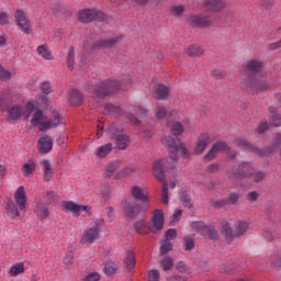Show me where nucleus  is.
<instances>
[{"mask_svg": "<svg viewBox=\"0 0 281 281\" xmlns=\"http://www.w3.org/2000/svg\"><path fill=\"white\" fill-rule=\"evenodd\" d=\"M123 128L120 125H112L108 130L110 139H115L116 147L121 150L128 148L131 139L123 133Z\"/></svg>", "mask_w": 281, "mask_h": 281, "instance_id": "obj_7", "label": "nucleus"}, {"mask_svg": "<svg viewBox=\"0 0 281 281\" xmlns=\"http://www.w3.org/2000/svg\"><path fill=\"white\" fill-rule=\"evenodd\" d=\"M160 265H161L164 271H170V269H172V265H173L172 258L165 257Z\"/></svg>", "mask_w": 281, "mask_h": 281, "instance_id": "obj_50", "label": "nucleus"}, {"mask_svg": "<svg viewBox=\"0 0 281 281\" xmlns=\"http://www.w3.org/2000/svg\"><path fill=\"white\" fill-rule=\"evenodd\" d=\"M203 52V47L199 45H192L187 49L188 56H202Z\"/></svg>", "mask_w": 281, "mask_h": 281, "instance_id": "obj_39", "label": "nucleus"}, {"mask_svg": "<svg viewBox=\"0 0 281 281\" xmlns=\"http://www.w3.org/2000/svg\"><path fill=\"white\" fill-rule=\"evenodd\" d=\"M269 117L272 126H281V115L278 114V110L276 108H269Z\"/></svg>", "mask_w": 281, "mask_h": 281, "instance_id": "obj_26", "label": "nucleus"}, {"mask_svg": "<svg viewBox=\"0 0 281 281\" xmlns=\"http://www.w3.org/2000/svg\"><path fill=\"white\" fill-rule=\"evenodd\" d=\"M98 10L95 9H83L78 13V20L80 23H91V21H95L98 18Z\"/></svg>", "mask_w": 281, "mask_h": 281, "instance_id": "obj_17", "label": "nucleus"}, {"mask_svg": "<svg viewBox=\"0 0 281 281\" xmlns=\"http://www.w3.org/2000/svg\"><path fill=\"white\" fill-rule=\"evenodd\" d=\"M68 102L72 106H79L82 103V93L78 90H70L68 91Z\"/></svg>", "mask_w": 281, "mask_h": 281, "instance_id": "obj_24", "label": "nucleus"}, {"mask_svg": "<svg viewBox=\"0 0 281 281\" xmlns=\"http://www.w3.org/2000/svg\"><path fill=\"white\" fill-rule=\"evenodd\" d=\"M120 168V161L114 160L105 167L104 177H113L115 170Z\"/></svg>", "mask_w": 281, "mask_h": 281, "instance_id": "obj_32", "label": "nucleus"}, {"mask_svg": "<svg viewBox=\"0 0 281 281\" xmlns=\"http://www.w3.org/2000/svg\"><path fill=\"white\" fill-rule=\"evenodd\" d=\"M41 90L43 93H45V95H47L48 93H52V86L49 85V82L44 81L41 85Z\"/></svg>", "mask_w": 281, "mask_h": 281, "instance_id": "obj_57", "label": "nucleus"}, {"mask_svg": "<svg viewBox=\"0 0 281 281\" xmlns=\"http://www.w3.org/2000/svg\"><path fill=\"white\" fill-rule=\"evenodd\" d=\"M154 91L158 100H166V98H168L170 94V88L161 83H157L154 88Z\"/></svg>", "mask_w": 281, "mask_h": 281, "instance_id": "obj_23", "label": "nucleus"}, {"mask_svg": "<svg viewBox=\"0 0 281 281\" xmlns=\"http://www.w3.org/2000/svg\"><path fill=\"white\" fill-rule=\"evenodd\" d=\"M131 194L137 201H148V190L146 187L133 186L131 188Z\"/></svg>", "mask_w": 281, "mask_h": 281, "instance_id": "obj_18", "label": "nucleus"}, {"mask_svg": "<svg viewBox=\"0 0 281 281\" xmlns=\"http://www.w3.org/2000/svg\"><path fill=\"white\" fill-rule=\"evenodd\" d=\"M64 263L66 265V267H71V265H74V254H67L64 258Z\"/></svg>", "mask_w": 281, "mask_h": 281, "instance_id": "obj_60", "label": "nucleus"}, {"mask_svg": "<svg viewBox=\"0 0 281 281\" xmlns=\"http://www.w3.org/2000/svg\"><path fill=\"white\" fill-rule=\"evenodd\" d=\"M34 170H36V161L33 159H29L23 166H22V173L24 177H30L33 175Z\"/></svg>", "mask_w": 281, "mask_h": 281, "instance_id": "obj_25", "label": "nucleus"}, {"mask_svg": "<svg viewBox=\"0 0 281 281\" xmlns=\"http://www.w3.org/2000/svg\"><path fill=\"white\" fill-rule=\"evenodd\" d=\"M37 148L40 153H49L54 148V140L47 135L42 136L37 142Z\"/></svg>", "mask_w": 281, "mask_h": 281, "instance_id": "obj_19", "label": "nucleus"}, {"mask_svg": "<svg viewBox=\"0 0 281 281\" xmlns=\"http://www.w3.org/2000/svg\"><path fill=\"white\" fill-rule=\"evenodd\" d=\"M66 60H67V65H68V68L69 69H74V65L76 63V50H74V48H71L69 52H68V55L66 57Z\"/></svg>", "mask_w": 281, "mask_h": 281, "instance_id": "obj_41", "label": "nucleus"}, {"mask_svg": "<svg viewBox=\"0 0 281 281\" xmlns=\"http://www.w3.org/2000/svg\"><path fill=\"white\" fill-rule=\"evenodd\" d=\"M23 271H25V266H23V263H16L11 267L10 274L16 277L23 273Z\"/></svg>", "mask_w": 281, "mask_h": 281, "instance_id": "obj_42", "label": "nucleus"}, {"mask_svg": "<svg viewBox=\"0 0 281 281\" xmlns=\"http://www.w3.org/2000/svg\"><path fill=\"white\" fill-rule=\"evenodd\" d=\"M183 215V211L178 209L171 216L170 225H175L178 221H181V216Z\"/></svg>", "mask_w": 281, "mask_h": 281, "instance_id": "obj_53", "label": "nucleus"}, {"mask_svg": "<svg viewBox=\"0 0 281 281\" xmlns=\"http://www.w3.org/2000/svg\"><path fill=\"white\" fill-rule=\"evenodd\" d=\"M34 212H35L37 218H40L42 221V223H43V221H45V218L49 217V209L41 202L35 205Z\"/></svg>", "mask_w": 281, "mask_h": 281, "instance_id": "obj_22", "label": "nucleus"}, {"mask_svg": "<svg viewBox=\"0 0 281 281\" xmlns=\"http://www.w3.org/2000/svg\"><path fill=\"white\" fill-rule=\"evenodd\" d=\"M212 76H214V78H225V76H227V72H225V70L223 69H217L212 71Z\"/></svg>", "mask_w": 281, "mask_h": 281, "instance_id": "obj_62", "label": "nucleus"}, {"mask_svg": "<svg viewBox=\"0 0 281 281\" xmlns=\"http://www.w3.org/2000/svg\"><path fill=\"white\" fill-rule=\"evenodd\" d=\"M227 150H229V147L227 146V144L223 142L216 143L212 146V148L206 154V159H214V157H216L218 153H227Z\"/></svg>", "mask_w": 281, "mask_h": 281, "instance_id": "obj_20", "label": "nucleus"}, {"mask_svg": "<svg viewBox=\"0 0 281 281\" xmlns=\"http://www.w3.org/2000/svg\"><path fill=\"white\" fill-rule=\"evenodd\" d=\"M245 67H246V70L248 71H252V72L260 71L262 69V61L258 59H251L246 63Z\"/></svg>", "mask_w": 281, "mask_h": 281, "instance_id": "obj_27", "label": "nucleus"}, {"mask_svg": "<svg viewBox=\"0 0 281 281\" xmlns=\"http://www.w3.org/2000/svg\"><path fill=\"white\" fill-rule=\"evenodd\" d=\"M187 278L183 276H179V274H172L168 281H186Z\"/></svg>", "mask_w": 281, "mask_h": 281, "instance_id": "obj_64", "label": "nucleus"}, {"mask_svg": "<svg viewBox=\"0 0 281 281\" xmlns=\"http://www.w3.org/2000/svg\"><path fill=\"white\" fill-rule=\"evenodd\" d=\"M35 109L34 101H29L26 104H15L9 108L8 113L10 120L12 122H19L21 117H23L25 121L30 120V115H32V112Z\"/></svg>", "mask_w": 281, "mask_h": 281, "instance_id": "obj_6", "label": "nucleus"}, {"mask_svg": "<svg viewBox=\"0 0 281 281\" xmlns=\"http://www.w3.org/2000/svg\"><path fill=\"white\" fill-rule=\"evenodd\" d=\"M124 265L127 269H133L135 267V252H133V250L125 252Z\"/></svg>", "mask_w": 281, "mask_h": 281, "instance_id": "obj_30", "label": "nucleus"}, {"mask_svg": "<svg viewBox=\"0 0 281 281\" xmlns=\"http://www.w3.org/2000/svg\"><path fill=\"white\" fill-rule=\"evenodd\" d=\"M247 229H249V223L239 221V222H236L235 224V233H234V231H232V224L229 223V221L227 220L222 221L221 232L224 238H226L227 243H232L236 236H243V234H245Z\"/></svg>", "mask_w": 281, "mask_h": 281, "instance_id": "obj_5", "label": "nucleus"}, {"mask_svg": "<svg viewBox=\"0 0 281 281\" xmlns=\"http://www.w3.org/2000/svg\"><path fill=\"white\" fill-rule=\"evenodd\" d=\"M176 269L179 273H192L190 268L183 261L178 262Z\"/></svg>", "mask_w": 281, "mask_h": 281, "instance_id": "obj_54", "label": "nucleus"}, {"mask_svg": "<svg viewBox=\"0 0 281 281\" xmlns=\"http://www.w3.org/2000/svg\"><path fill=\"white\" fill-rule=\"evenodd\" d=\"M134 229L137 234H146V221L140 220L134 224Z\"/></svg>", "mask_w": 281, "mask_h": 281, "instance_id": "obj_45", "label": "nucleus"}, {"mask_svg": "<svg viewBox=\"0 0 281 281\" xmlns=\"http://www.w3.org/2000/svg\"><path fill=\"white\" fill-rule=\"evenodd\" d=\"M235 144L236 146H239V148H247V150L254 149V146H251L245 138H236Z\"/></svg>", "mask_w": 281, "mask_h": 281, "instance_id": "obj_48", "label": "nucleus"}, {"mask_svg": "<svg viewBox=\"0 0 281 281\" xmlns=\"http://www.w3.org/2000/svg\"><path fill=\"white\" fill-rule=\"evenodd\" d=\"M179 120H181V114L178 111L170 112L167 121V128L171 131L175 137L183 135V125L181 124V122H179Z\"/></svg>", "mask_w": 281, "mask_h": 281, "instance_id": "obj_8", "label": "nucleus"}, {"mask_svg": "<svg viewBox=\"0 0 281 281\" xmlns=\"http://www.w3.org/2000/svg\"><path fill=\"white\" fill-rule=\"evenodd\" d=\"M183 247L186 251H192L194 249V238L187 236L183 238Z\"/></svg>", "mask_w": 281, "mask_h": 281, "instance_id": "obj_46", "label": "nucleus"}, {"mask_svg": "<svg viewBox=\"0 0 281 281\" xmlns=\"http://www.w3.org/2000/svg\"><path fill=\"white\" fill-rule=\"evenodd\" d=\"M60 124V114L54 112L53 119H47L43 111L34 108L31 113V125L40 128V131H49V128H56Z\"/></svg>", "mask_w": 281, "mask_h": 281, "instance_id": "obj_1", "label": "nucleus"}, {"mask_svg": "<svg viewBox=\"0 0 281 281\" xmlns=\"http://www.w3.org/2000/svg\"><path fill=\"white\" fill-rule=\"evenodd\" d=\"M148 281H159V271L158 270H150L148 272Z\"/></svg>", "mask_w": 281, "mask_h": 281, "instance_id": "obj_58", "label": "nucleus"}, {"mask_svg": "<svg viewBox=\"0 0 281 281\" xmlns=\"http://www.w3.org/2000/svg\"><path fill=\"white\" fill-rule=\"evenodd\" d=\"M252 91H267L269 89V82L266 80H258L250 85Z\"/></svg>", "mask_w": 281, "mask_h": 281, "instance_id": "obj_31", "label": "nucleus"}, {"mask_svg": "<svg viewBox=\"0 0 281 281\" xmlns=\"http://www.w3.org/2000/svg\"><path fill=\"white\" fill-rule=\"evenodd\" d=\"M36 52L38 54V56H41L42 58H44V60H52V50H49V47H47V45H41L36 48Z\"/></svg>", "mask_w": 281, "mask_h": 281, "instance_id": "obj_29", "label": "nucleus"}, {"mask_svg": "<svg viewBox=\"0 0 281 281\" xmlns=\"http://www.w3.org/2000/svg\"><path fill=\"white\" fill-rule=\"evenodd\" d=\"M45 198L48 199L50 203H56V201H58V194L54 191L46 192Z\"/></svg>", "mask_w": 281, "mask_h": 281, "instance_id": "obj_56", "label": "nucleus"}, {"mask_svg": "<svg viewBox=\"0 0 281 281\" xmlns=\"http://www.w3.org/2000/svg\"><path fill=\"white\" fill-rule=\"evenodd\" d=\"M236 177H249L251 176V165L249 162H244L240 165L238 172L235 173Z\"/></svg>", "mask_w": 281, "mask_h": 281, "instance_id": "obj_28", "label": "nucleus"}, {"mask_svg": "<svg viewBox=\"0 0 281 281\" xmlns=\"http://www.w3.org/2000/svg\"><path fill=\"white\" fill-rule=\"evenodd\" d=\"M148 229L151 231L153 234H157V232L164 229V211H154L151 223L148 226Z\"/></svg>", "mask_w": 281, "mask_h": 281, "instance_id": "obj_13", "label": "nucleus"}, {"mask_svg": "<svg viewBox=\"0 0 281 281\" xmlns=\"http://www.w3.org/2000/svg\"><path fill=\"white\" fill-rule=\"evenodd\" d=\"M169 12L173 16H181V14L186 12V7H183L182 4H173L169 8Z\"/></svg>", "mask_w": 281, "mask_h": 281, "instance_id": "obj_38", "label": "nucleus"}, {"mask_svg": "<svg viewBox=\"0 0 281 281\" xmlns=\"http://www.w3.org/2000/svg\"><path fill=\"white\" fill-rule=\"evenodd\" d=\"M83 281H100V274H98L97 272H92L88 274Z\"/></svg>", "mask_w": 281, "mask_h": 281, "instance_id": "obj_61", "label": "nucleus"}, {"mask_svg": "<svg viewBox=\"0 0 281 281\" xmlns=\"http://www.w3.org/2000/svg\"><path fill=\"white\" fill-rule=\"evenodd\" d=\"M205 238H210V240H216L218 238V232L216 229L207 226L205 235H203Z\"/></svg>", "mask_w": 281, "mask_h": 281, "instance_id": "obj_49", "label": "nucleus"}, {"mask_svg": "<svg viewBox=\"0 0 281 281\" xmlns=\"http://www.w3.org/2000/svg\"><path fill=\"white\" fill-rule=\"evenodd\" d=\"M123 214L126 218H135L139 214V205L133 201L123 202Z\"/></svg>", "mask_w": 281, "mask_h": 281, "instance_id": "obj_16", "label": "nucleus"}, {"mask_svg": "<svg viewBox=\"0 0 281 281\" xmlns=\"http://www.w3.org/2000/svg\"><path fill=\"white\" fill-rule=\"evenodd\" d=\"M7 212L9 218H18L19 216V207L14 202H9Z\"/></svg>", "mask_w": 281, "mask_h": 281, "instance_id": "obj_37", "label": "nucleus"}, {"mask_svg": "<svg viewBox=\"0 0 281 281\" xmlns=\"http://www.w3.org/2000/svg\"><path fill=\"white\" fill-rule=\"evenodd\" d=\"M211 142H212V138L210 137V134L207 132L201 133L196 138L193 154L201 155V153H203L205 148H207Z\"/></svg>", "mask_w": 281, "mask_h": 281, "instance_id": "obj_12", "label": "nucleus"}, {"mask_svg": "<svg viewBox=\"0 0 281 281\" xmlns=\"http://www.w3.org/2000/svg\"><path fill=\"white\" fill-rule=\"evenodd\" d=\"M270 262L274 269H280L281 267V252H277L270 257Z\"/></svg>", "mask_w": 281, "mask_h": 281, "instance_id": "obj_43", "label": "nucleus"}, {"mask_svg": "<svg viewBox=\"0 0 281 281\" xmlns=\"http://www.w3.org/2000/svg\"><path fill=\"white\" fill-rule=\"evenodd\" d=\"M161 143L168 148L169 157L173 161H177L179 157H184L186 159L190 157V150H188L181 139L167 135L162 137Z\"/></svg>", "mask_w": 281, "mask_h": 281, "instance_id": "obj_2", "label": "nucleus"}, {"mask_svg": "<svg viewBox=\"0 0 281 281\" xmlns=\"http://www.w3.org/2000/svg\"><path fill=\"white\" fill-rule=\"evenodd\" d=\"M12 74L9 70H5L3 67H0V79L1 80H9Z\"/></svg>", "mask_w": 281, "mask_h": 281, "instance_id": "obj_59", "label": "nucleus"}, {"mask_svg": "<svg viewBox=\"0 0 281 281\" xmlns=\"http://www.w3.org/2000/svg\"><path fill=\"white\" fill-rule=\"evenodd\" d=\"M181 203L184 205V207H192V200H190V195H188V192L183 191L180 196Z\"/></svg>", "mask_w": 281, "mask_h": 281, "instance_id": "obj_47", "label": "nucleus"}, {"mask_svg": "<svg viewBox=\"0 0 281 281\" xmlns=\"http://www.w3.org/2000/svg\"><path fill=\"white\" fill-rule=\"evenodd\" d=\"M166 115H168V110L166 109V106L158 105L155 112V116L157 117V120H164Z\"/></svg>", "mask_w": 281, "mask_h": 281, "instance_id": "obj_44", "label": "nucleus"}, {"mask_svg": "<svg viewBox=\"0 0 281 281\" xmlns=\"http://www.w3.org/2000/svg\"><path fill=\"white\" fill-rule=\"evenodd\" d=\"M12 16L8 12H0V25H10Z\"/></svg>", "mask_w": 281, "mask_h": 281, "instance_id": "obj_52", "label": "nucleus"}, {"mask_svg": "<svg viewBox=\"0 0 281 281\" xmlns=\"http://www.w3.org/2000/svg\"><path fill=\"white\" fill-rule=\"evenodd\" d=\"M16 25L24 32V34H32V22L27 18V14L22 10L15 11Z\"/></svg>", "mask_w": 281, "mask_h": 281, "instance_id": "obj_11", "label": "nucleus"}, {"mask_svg": "<svg viewBox=\"0 0 281 281\" xmlns=\"http://www.w3.org/2000/svg\"><path fill=\"white\" fill-rule=\"evenodd\" d=\"M115 45L114 40H101L94 43V49H104V47H113Z\"/></svg>", "mask_w": 281, "mask_h": 281, "instance_id": "obj_36", "label": "nucleus"}, {"mask_svg": "<svg viewBox=\"0 0 281 281\" xmlns=\"http://www.w3.org/2000/svg\"><path fill=\"white\" fill-rule=\"evenodd\" d=\"M207 227L209 226L203 222L191 223V229H194V232H198V234H201L202 236H205Z\"/></svg>", "mask_w": 281, "mask_h": 281, "instance_id": "obj_34", "label": "nucleus"}, {"mask_svg": "<svg viewBox=\"0 0 281 281\" xmlns=\"http://www.w3.org/2000/svg\"><path fill=\"white\" fill-rule=\"evenodd\" d=\"M168 251H172V243L162 240L160 245V254H168Z\"/></svg>", "mask_w": 281, "mask_h": 281, "instance_id": "obj_51", "label": "nucleus"}, {"mask_svg": "<svg viewBox=\"0 0 281 281\" xmlns=\"http://www.w3.org/2000/svg\"><path fill=\"white\" fill-rule=\"evenodd\" d=\"M121 86L120 81L115 80H109L100 86H88L87 91L89 93H93L97 98L98 106H100V102L104 100L105 95H109L110 93H115V91H120Z\"/></svg>", "mask_w": 281, "mask_h": 281, "instance_id": "obj_4", "label": "nucleus"}, {"mask_svg": "<svg viewBox=\"0 0 281 281\" xmlns=\"http://www.w3.org/2000/svg\"><path fill=\"white\" fill-rule=\"evenodd\" d=\"M14 201L19 206L20 212H27V195L25 194V187L21 186L14 193Z\"/></svg>", "mask_w": 281, "mask_h": 281, "instance_id": "obj_14", "label": "nucleus"}, {"mask_svg": "<svg viewBox=\"0 0 281 281\" xmlns=\"http://www.w3.org/2000/svg\"><path fill=\"white\" fill-rule=\"evenodd\" d=\"M100 236V225H98V222H91L86 231L83 232V235L81 237L82 245H87L89 243H95L98 240V237Z\"/></svg>", "mask_w": 281, "mask_h": 281, "instance_id": "obj_9", "label": "nucleus"}, {"mask_svg": "<svg viewBox=\"0 0 281 281\" xmlns=\"http://www.w3.org/2000/svg\"><path fill=\"white\" fill-rule=\"evenodd\" d=\"M165 240L169 241V240H175V238H177V229L175 228H170L165 233Z\"/></svg>", "mask_w": 281, "mask_h": 281, "instance_id": "obj_55", "label": "nucleus"}, {"mask_svg": "<svg viewBox=\"0 0 281 281\" xmlns=\"http://www.w3.org/2000/svg\"><path fill=\"white\" fill-rule=\"evenodd\" d=\"M238 269V263L231 261L224 266L221 267L222 273H232Z\"/></svg>", "mask_w": 281, "mask_h": 281, "instance_id": "obj_40", "label": "nucleus"}, {"mask_svg": "<svg viewBox=\"0 0 281 281\" xmlns=\"http://www.w3.org/2000/svg\"><path fill=\"white\" fill-rule=\"evenodd\" d=\"M187 23L193 27H210V19L202 14L188 15Z\"/></svg>", "mask_w": 281, "mask_h": 281, "instance_id": "obj_15", "label": "nucleus"}, {"mask_svg": "<svg viewBox=\"0 0 281 281\" xmlns=\"http://www.w3.org/2000/svg\"><path fill=\"white\" fill-rule=\"evenodd\" d=\"M61 207L66 212H71L74 216H80L82 212H85L86 214H91V206L80 205L74 201H64Z\"/></svg>", "mask_w": 281, "mask_h": 281, "instance_id": "obj_10", "label": "nucleus"}, {"mask_svg": "<svg viewBox=\"0 0 281 281\" xmlns=\"http://www.w3.org/2000/svg\"><path fill=\"white\" fill-rule=\"evenodd\" d=\"M168 168H172V166H168V159L166 158L158 159L153 165L154 176L162 183L161 203L164 205H168V183L165 176V170H168Z\"/></svg>", "mask_w": 281, "mask_h": 281, "instance_id": "obj_3", "label": "nucleus"}, {"mask_svg": "<svg viewBox=\"0 0 281 281\" xmlns=\"http://www.w3.org/2000/svg\"><path fill=\"white\" fill-rule=\"evenodd\" d=\"M258 196H259L258 192L252 191L247 194V200L249 201V203H254V201L258 200Z\"/></svg>", "mask_w": 281, "mask_h": 281, "instance_id": "obj_63", "label": "nucleus"}, {"mask_svg": "<svg viewBox=\"0 0 281 281\" xmlns=\"http://www.w3.org/2000/svg\"><path fill=\"white\" fill-rule=\"evenodd\" d=\"M111 150H113V145L111 143H108L98 148L95 156L97 157H106V155H109V153H111Z\"/></svg>", "mask_w": 281, "mask_h": 281, "instance_id": "obj_33", "label": "nucleus"}, {"mask_svg": "<svg viewBox=\"0 0 281 281\" xmlns=\"http://www.w3.org/2000/svg\"><path fill=\"white\" fill-rule=\"evenodd\" d=\"M103 266L105 276H114L115 271H117V266L113 261H105Z\"/></svg>", "mask_w": 281, "mask_h": 281, "instance_id": "obj_35", "label": "nucleus"}, {"mask_svg": "<svg viewBox=\"0 0 281 281\" xmlns=\"http://www.w3.org/2000/svg\"><path fill=\"white\" fill-rule=\"evenodd\" d=\"M227 5L225 0H207L205 2V8L210 10V12H223Z\"/></svg>", "mask_w": 281, "mask_h": 281, "instance_id": "obj_21", "label": "nucleus"}]
</instances>
